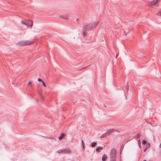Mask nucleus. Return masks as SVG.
I'll use <instances>...</instances> for the list:
<instances>
[{
  "label": "nucleus",
  "mask_w": 161,
  "mask_h": 161,
  "mask_svg": "<svg viewBox=\"0 0 161 161\" xmlns=\"http://www.w3.org/2000/svg\"><path fill=\"white\" fill-rule=\"evenodd\" d=\"M98 23V21L93 23H89L83 25V28L87 31L92 30L95 28Z\"/></svg>",
  "instance_id": "f257e3e1"
},
{
  "label": "nucleus",
  "mask_w": 161,
  "mask_h": 161,
  "mask_svg": "<svg viewBox=\"0 0 161 161\" xmlns=\"http://www.w3.org/2000/svg\"><path fill=\"white\" fill-rule=\"evenodd\" d=\"M116 151L114 148L113 149L110 153V161H116Z\"/></svg>",
  "instance_id": "f03ea898"
},
{
  "label": "nucleus",
  "mask_w": 161,
  "mask_h": 161,
  "mask_svg": "<svg viewBox=\"0 0 161 161\" xmlns=\"http://www.w3.org/2000/svg\"><path fill=\"white\" fill-rule=\"evenodd\" d=\"M34 43V42L30 41H21L18 42L17 44L20 46H25L27 45H31Z\"/></svg>",
  "instance_id": "7ed1b4c3"
},
{
  "label": "nucleus",
  "mask_w": 161,
  "mask_h": 161,
  "mask_svg": "<svg viewBox=\"0 0 161 161\" xmlns=\"http://www.w3.org/2000/svg\"><path fill=\"white\" fill-rule=\"evenodd\" d=\"M63 153L69 154L71 153V151L68 149H62Z\"/></svg>",
  "instance_id": "20e7f679"
},
{
  "label": "nucleus",
  "mask_w": 161,
  "mask_h": 161,
  "mask_svg": "<svg viewBox=\"0 0 161 161\" xmlns=\"http://www.w3.org/2000/svg\"><path fill=\"white\" fill-rule=\"evenodd\" d=\"M59 17L64 19H68L69 16L68 14L61 15Z\"/></svg>",
  "instance_id": "39448f33"
},
{
  "label": "nucleus",
  "mask_w": 161,
  "mask_h": 161,
  "mask_svg": "<svg viewBox=\"0 0 161 161\" xmlns=\"http://www.w3.org/2000/svg\"><path fill=\"white\" fill-rule=\"evenodd\" d=\"M157 3L155 0H153L148 3V6L154 5H155Z\"/></svg>",
  "instance_id": "423d86ee"
},
{
  "label": "nucleus",
  "mask_w": 161,
  "mask_h": 161,
  "mask_svg": "<svg viewBox=\"0 0 161 161\" xmlns=\"http://www.w3.org/2000/svg\"><path fill=\"white\" fill-rule=\"evenodd\" d=\"M108 158V157L106 154H104L103 155L102 158V160L103 161H106Z\"/></svg>",
  "instance_id": "0eeeda50"
},
{
  "label": "nucleus",
  "mask_w": 161,
  "mask_h": 161,
  "mask_svg": "<svg viewBox=\"0 0 161 161\" xmlns=\"http://www.w3.org/2000/svg\"><path fill=\"white\" fill-rule=\"evenodd\" d=\"M65 134L64 133H62L61 134L60 136H59V140H61L65 136Z\"/></svg>",
  "instance_id": "6e6552de"
},
{
  "label": "nucleus",
  "mask_w": 161,
  "mask_h": 161,
  "mask_svg": "<svg viewBox=\"0 0 161 161\" xmlns=\"http://www.w3.org/2000/svg\"><path fill=\"white\" fill-rule=\"evenodd\" d=\"M114 131L113 129H109L108 130L106 131L107 134H110L111 133L113 132Z\"/></svg>",
  "instance_id": "1a4fd4ad"
},
{
  "label": "nucleus",
  "mask_w": 161,
  "mask_h": 161,
  "mask_svg": "<svg viewBox=\"0 0 161 161\" xmlns=\"http://www.w3.org/2000/svg\"><path fill=\"white\" fill-rule=\"evenodd\" d=\"M103 149V147H98L96 149V151L97 152H100V150H102Z\"/></svg>",
  "instance_id": "9d476101"
},
{
  "label": "nucleus",
  "mask_w": 161,
  "mask_h": 161,
  "mask_svg": "<svg viewBox=\"0 0 161 161\" xmlns=\"http://www.w3.org/2000/svg\"><path fill=\"white\" fill-rule=\"evenodd\" d=\"M147 140L146 139H143L142 140V145H147Z\"/></svg>",
  "instance_id": "9b49d317"
},
{
  "label": "nucleus",
  "mask_w": 161,
  "mask_h": 161,
  "mask_svg": "<svg viewBox=\"0 0 161 161\" xmlns=\"http://www.w3.org/2000/svg\"><path fill=\"white\" fill-rule=\"evenodd\" d=\"M97 145V143L96 142H92L91 143V147H95Z\"/></svg>",
  "instance_id": "f8f14e48"
},
{
  "label": "nucleus",
  "mask_w": 161,
  "mask_h": 161,
  "mask_svg": "<svg viewBox=\"0 0 161 161\" xmlns=\"http://www.w3.org/2000/svg\"><path fill=\"white\" fill-rule=\"evenodd\" d=\"M21 23H22V24H23L24 25H26V26H27V27H29V24H28L27 23H26L24 21H23V20H22V21H21Z\"/></svg>",
  "instance_id": "ddd939ff"
},
{
  "label": "nucleus",
  "mask_w": 161,
  "mask_h": 161,
  "mask_svg": "<svg viewBox=\"0 0 161 161\" xmlns=\"http://www.w3.org/2000/svg\"><path fill=\"white\" fill-rule=\"evenodd\" d=\"M107 134L106 133V132L103 134V135L100 136V138H103L105 137L106 135Z\"/></svg>",
  "instance_id": "4468645a"
},
{
  "label": "nucleus",
  "mask_w": 161,
  "mask_h": 161,
  "mask_svg": "<svg viewBox=\"0 0 161 161\" xmlns=\"http://www.w3.org/2000/svg\"><path fill=\"white\" fill-rule=\"evenodd\" d=\"M83 36H85L86 35V32L85 31H83Z\"/></svg>",
  "instance_id": "2eb2a0df"
},
{
  "label": "nucleus",
  "mask_w": 161,
  "mask_h": 161,
  "mask_svg": "<svg viewBox=\"0 0 161 161\" xmlns=\"http://www.w3.org/2000/svg\"><path fill=\"white\" fill-rule=\"evenodd\" d=\"M140 134H137L135 137L136 138H138L140 137Z\"/></svg>",
  "instance_id": "dca6fc26"
},
{
  "label": "nucleus",
  "mask_w": 161,
  "mask_h": 161,
  "mask_svg": "<svg viewBox=\"0 0 161 161\" xmlns=\"http://www.w3.org/2000/svg\"><path fill=\"white\" fill-rule=\"evenodd\" d=\"M146 145V147H147V148H149L150 147V144L149 143H148L147 144V145Z\"/></svg>",
  "instance_id": "f3484780"
},
{
  "label": "nucleus",
  "mask_w": 161,
  "mask_h": 161,
  "mask_svg": "<svg viewBox=\"0 0 161 161\" xmlns=\"http://www.w3.org/2000/svg\"><path fill=\"white\" fill-rule=\"evenodd\" d=\"M57 152L58 153H63L62 150H58Z\"/></svg>",
  "instance_id": "a211bd4d"
},
{
  "label": "nucleus",
  "mask_w": 161,
  "mask_h": 161,
  "mask_svg": "<svg viewBox=\"0 0 161 161\" xmlns=\"http://www.w3.org/2000/svg\"><path fill=\"white\" fill-rule=\"evenodd\" d=\"M42 84H43V86L45 87H46L47 86H46V85L45 84V83L43 81H42Z\"/></svg>",
  "instance_id": "6ab92c4d"
},
{
  "label": "nucleus",
  "mask_w": 161,
  "mask_h": 161,
  "mask_svg": "<svg viewBox=\"0 0 161 161\" xmlns=\"http://www.w3.org/2000/svg\"><path fill=\"white\" fill-rule=\"evenodd\" d=\"M38 80L39 82H42V81H43L41 79H40V78H38Z\"/></svg>",
  "instance_id": "aec40b11"
},
{
  "label": "nucleus",
  "mask_w": 161,
  "mask_h": 161,
  "mask_svg": "<svg viewBox=\"0 0 161 161\" xmlns=\"http://www.w3.org/2000/svg\"><path fill=\"white\" fill-rule=\"evenodd\" d=\"M157 14L158 15L161 16V12L159 11L157 13Z\"/></svg>",
  "instance_id": "412c9836"
},
{
  "label": "nucleus",
  "mask_w": 161,
  "mask_h": 161,
  "mask_svg": "<svg viewBox=\"0 0 161 161\" xmlns=\"http://www.w3.org/2000/svg\"><path fill=\"white\" fill-rule=\"evenodd\" d=\"M128 81L127 82V84L126 87H127V90H128Z\"/></svg>",
  "instance_id": "4be33fe9"
},
{
  "label": "nucleus",
  "mask_w": 161,
  "mask_h": 161,
  "mask_svg": "<svg viewBox=\"0 0 161 161\" xmlns=\"http://www.w3.org/2000/svg\"><path fill=\"white\" fill-rule=\"evenodd\" d=\"M147 150V148H145L144 150H143V151L144 152H145Z\"/></svg>",
  "instance_id": "5701e85b"
},
{
  "label": "nucleus",
  "mask_w": 161,
  "mask_h": 161,
  "mask_svg": "<svg viewBox=\"0 0 161 161\" xmlns=\"http://www.w3.org/2000/svg\"><path fill=\"white\" fill-rule=\"evenodd\" d=\"M140 139H139V140H138V142L139 143V144H140V146H141V144H140Z\"/></svg>",
  "instance_id": "b1692460"
},
{
  "label": "nucleus",
  "mask_w": 161,
  "mask_h": 161,
  "mask_svg": "<svg viewBox=\"0 0 161 161\" xmlns=\"http://www.w3.org/2000/svg\"><path fill=\"white\" fill-rule=\"evenodd\" d=\"M33 25V22H32L31 24V27Z\"/></svg>",
  "instance_id": "393cba45"
},
{
  "label": "nucleus",
  "mask_w": 161,
  "mask_h": 161,
  "mask_svg": "<svg viewBox=\"0 0 161 161\" xmlns=\"http://www.w3.org/2000/svg\"><path fill=\"white\" fill-rule=\"evenodd\" d=\"M31 84V81H30L28 83V85H30Z\"/></svg>",
  "instance_id": "a878e982"
},
{
  "label": "nucleus",
  "mask_w": 161,
  "mask_h": 161,
  "mask_svg": "<svg viewBox=\"0 0 161 161\" xmlns=\"http://www.w3.org/2000/svg\"><path fill=\"white\" fill-rule=\"evenodd\" d=\"M160 0H156V2L157 3V2H158V1H160Z\"/></svg>",
  "instance_id": "bb28decb"
},
{
  "label": "nucleus",
  "mask_w": 161,
  "mask_h": 161,
  "mask_svg": "<svg viewBox=\"0 0 161 161\" xmlns=\"http://www.w3.org/2000/svg\"><path fill=\"white\" fill-rule=\"evenodd\" d=\"M82 145H85L84 142L82 143Z\"/></svg>",
  "instance_id": "cd10ccee"
},
{
  "label": "nucleus",
  "mask_w": 161,
  "mask_h": 161,
  "mask_svg": "<svg viewBox=\"0 0 161 161\" xmlns=\"http://www.w3.org/2000/svg\"><path fill=\"white\" fill-rule=\"evenodd\" d=\"M81 142H82V143L84 142H83V141L82 140H81Z\"/></svg>",
  "instance_id": "c85d7f7f"
},
{
  "label": "nucleus",
  "mask_w": 161,
  "mask_h": 161,
  "mask_svg": "<svg viewBox=\"0 0 161 161\" xmlns=\"http://www.w3.org/2000/svg\"><path fill=\"white\" fill-rule=\"evenodd\" d=\"M81 142H82V143L84 142H83V141L82 140H81Z\"/></svg>",
  "instance_id": "c756f323"
},
{
  "label": "nucleus",
  "mask_w": 161,
  "mask_h": 161,
  "mask_svg": "<svg viewBox=\"0 0 161 161\" xmlns=\"http://www.w3.org/2000/svg\"><path fill=\"white\" fill-rule=\"evenodd\" d=\"M82 146H83V148L84 149L85 148V145H82Z\"/></svg>",
  "instance_id": "7c9ffc66"
},
{
  "label": "nucleus",
  "mask_w": 161,
  "mask_h": 161,
  "mask_svg": "<svg viewBox=\"0 0 161 161\" xmlns=\"http://www.w3.org/2000/svg\"><path fill=\"white\" fill-rule=\"evenodd\" d=\"M103 105H104V107H105V108H106V105H105V104H103Z\"/></svg>",
  "instance_id": "2f4dec72"
},
{
  "label": "nucleus",
  "mask_w": 161,
  "mask_h": 161,
  "mask_svg": "<svg viewBox=\"0 0 161 161\" xmlns=\"http://www.w3.org/2000/svg\"><path fill=\"white\" fill-rule=\"evenodd\" d=\"M52 139L53 140H55V139L54 138H52Z\"/></svg>",
  "instance_id": "473e14b6"
},
{
  "label": "nucleus",
  "mask_w": 161,
  "mask_h": 161,
  "mask_svg": "<svg viewBox=\"0 0 161 161\" xmlns=\"http://www.w3.org/2000/svg\"><path fill=\"white\" fill-rule=\"evenodd\" d=\"M78 20H79V19H76V21H78Z\"/></svg>",
  "instance_id": "72a5a7b5"
},
{
  "label": "nucleus",
  "mask_w": 161,
  "mask_h": 161,
  "mask_svg": "<svg viewBox=\"0 0 161 161\" xmlns=\"http://www.w3.org/2000/svg\"><path fill=\"white\" fill-rule=\"evenodd\" d=\"M143 161H147V160H143Z\"/></svg>",
  "instance_id": "f704fd0d"
}]
</instances>
